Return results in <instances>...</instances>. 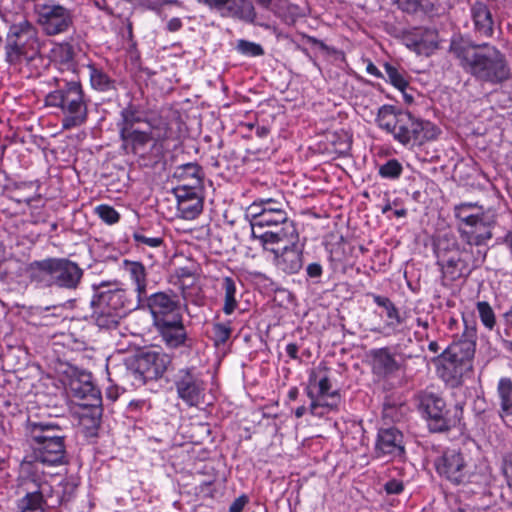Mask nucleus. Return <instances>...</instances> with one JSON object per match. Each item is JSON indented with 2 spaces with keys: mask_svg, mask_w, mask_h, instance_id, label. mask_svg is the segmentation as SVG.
Returning a JSON list of instances; mask_svg holds the SVG:
<instances>
[{
  "mask_svg": "<svg viewBox=\"0 0 512 512\" xmlns=\"http://www.w3.org/2000/svg\"><path fill=\"white\" fill-rule=\"evenodd\" d=\"M461 239L469 246H476L475 254L461 248L454 237H443L437 244V264L448 281L465 278L485 260L488 242L497 222L495 210L485 209L476 202H463L454 207Z\"/></svg>",
  "mask_w": 512,
  "mask_h": 512,
  "instance_id": "f257e3e1",
  "label": "nucleus"
},
{
  "mask_svg": "<svg viewBox=\"0 0 512 512\" xmlns=\"http://www.w3.org/2000/svg\"><path fill=\"white\" fill-rule=\"evenodd\" d=\"M449 52L462 70L480 83L500 85L511 78L505 54L493 45L455 37L450 41Z\"/></svg>",
  "mask_w": 512,
  "mask_h": 512,
  "instance_id": "f03ea898",
  "label": "nucleus"
},
{
  "mask_svg": "<svg viewBox=\"0 0 512 512\" xmlns=\"http://www.w3.org/2000/svg\"><path fill=\"white\" fill-rule=\"evenodd\" d=\"M217 12L221 17L230 18L246 25L270 29L269 23L258 14L252 0H197ZM256 4L280 18L282 22L292 25L300 16L299 7L290 0H255Z\"/></svg>",
  "mask_w": 512,
  "mask_h": 512,
  "instance_id": "7ed1b4c3",
  "label": "nucleus"
},
{
  "mask_svg": "<svg viewBox=\"0 0 512 512\" xmlns=\"http://www.w3.org/2000/svg\"><path fill=\"white\" fill-rule=\"evenodd\" d=\"M54 87L44 99L46 107L57 109L62 130H72L86 124L89 98L77 77H53Z\"/></svg>",
  "mask_w": 512,
  "mask_h": 512,
  "instance_id": "20e7f679",
  "label": "nucleus"
},
{
  "mask_svg": "<svg viewBox=\"0 0 512 512\" xmlns=\"http://www.w3.org/2000/svg\"><path fill=\"white\" fill-rule=\"evenodd\" d=\"M376 123L404 146L422 145L436 140L441 133L434 123L421 120L409 111L396 112L392 105H383L379 108Z\"/></svg>",
  "mask_w": 512,
  "mask_h": 512,
  "instance_id": "39448f33",
  "label": "nucleus"
},
{
  "mask_svg": "<svg viewBox=\"0 0 512 512\" xmlns=\"http://www.w3.org/2000/svg\"><path fill=\"white\" fill-rule=\"evenodd\" d=\"M464 331L460 339L454 340L439 356L437 373L451 386L461 383L463 376L472 370L476 349L477 329L472 317L463 316Z\"/></svg>",
  "mask_w": 512,
  "mask_h": 512,
  "instance_id": "423d86ee",
  "label": "nucleus"
},
{
  "mask_svg": "<svg viewBox=\"0 0 512 512\" xmlns=\"http://www.w3.org/2000/svg\"><path fill=\"white\" fill-rule=\"evenodd\" d=\"M105 286V283L93 286L91 319L99 329L110 331L118 327L127 313L137 309V303L132 291L123 288L102 290Z\"/></svg>",
  "mask_w": 512,
  "mask_h": 512,
  "instance_id": "0eeeda50",
  "label": "nucleus"
},
{
  "mask_svg": "<svg viewBox=\"0 0 512 512\" xmlns=\"http://www.w3.org/2000/svg\"><path fill=\"white\" fill-rule=\"evenodd\" d=\"M116 126L122 142L121 148L136 156H144L150 142L154 141L153 146H155L168 137L167 124L164 125L165 131L163 134L154 135V126L147 118L140 115L138 108L133 104H129L121 110L120 119Z\"/></svg>",
  "mask_w": 512,
  "mask_h": 512,
  "instance_id": "6e6552de",
  "label": "nucleus"
},
{
  "mask_svg": "<svg viewBox=\"0 0 512 512\" xmlns=\"http://www.w3.org/2000/svg\"><path fill=\"white\" fill-rule=\"evenodd\" d=\"M27 274L38 285L74 290L80 284L83 270L67 258H46L31 262Z\"/></svg>",
  "mask_w": 512,
  "mask_h": 512,
  "instance_id": "1a4fd4ad",
  "label": "nucleus"
},
{
  "mask_svg": "<svg viewBox=\"0 0 512 512\" xmlns=\"http://www.w3.org/2000/svg\"><path fill=\"white\" fill-rule=\"evenodd\" d=\"M5 61L12 66L30 62L40 52L36 28L28 20L10 26L5 40Z\"/></svg>",
  "mask_w": 512,
  "mask_h": 512,
  "instance_id": "9d476101",
  "label": "nucleus"
},
{
  "mask_svg": "<svg viewBox=\"0 0 512 512\" xmlns=\"http://www.w3.org/2000/svg\"><path fill=\"white\" fill-rule=\"evenodd\" d=\"M18 482L19 493L25 494L18 502L19 512H45L44 494L49 485L37 474L35 466L21 464Z\"/></svg>",
  "mask_w": 512,
  "mask_h": 512,
  "instance_id": "9b49d317",
  "label": "nucleus"
},
{
  "mask_svg": "<svg viewBox=\"0 0 512 512\" xmlns=\"http://www.w3.org/2000/svg\"><path fill=\"white\" fill-rule=\"evenodd\" d=\"M171 364V357L160 350L141 353L136 359V366L129 372L133 384L140 386L147 381L161 378Z\"/></svg>",
  "mask_w": 512,
  "mask_h": 512,
  "instance_id": "f8f14e48",
  "label": "nucleus"
},
{
  "mask_svg": "<svg viewBox=\"0 0 512 512\" xmlns=\"http://www.w3.org/2000/svg\"><path fill=\"white\" fill-rule=\"evenodd\" d=\"M143 303L151 314L153 325L183 317L180 297L171 289L146 295Z\"/></svg>",
  "mask_w": 512,
  "mask_h": 512,
  "instance_id": "ddd939ff",
  "label": "nucleus"
},
{
  "mask_svg": "<svg viewBox=\"0 0 512 512\" xmlns=\"http://www.w3.org/2000/svg\"><path fill=\"white\" fill-rule=\"evenodd\" d=\"M173 382L180 399L189 406H198L203 402L206 385L202 374L195 367L179 369Z\"/></svg>",
  "mask_w": 512,
  "mask_h": 512,
  "instance_id": "4468645a",
  "label": "nucleus"
},
{
  "mask_svg": "<svg viewBox=\"0 0 512 512\" xmlns=\"http://www.w3.org/2000/svg\"><path fill=\"white\" fill-rule=\"evenodd\" d=\"M35 12L38 24L49 36L66 32L72 24V16L69 10L61 5H38Z\"/></svg>",
  "mask_w": 512,
  "mask_h": 512,
  "instance_id": "2eb2a0df",
  "label": "nucleus"
},
{
  "mask_svg": "<svg viewBox=\"0 0 512 512\" xmlns=\"http://www.w3.org/2000/svg\"><path fill=\"white\" fill-rule=\"evenodd\" d=\"M437 473L453 484L463 483L468 476L467 461L460 449L448 448L434 460Z\"/></svg>",
  "mask_w": 512,
  "mask_h": 512,
  "instance_id": "dca6fc26",
  "label": "nucleus"
},
{
  "mask_svg": "<svg viewBox=\"0 0 512 512\" xmlns=\"http://www.w3.org/2000/svg\"><path fill=\"white\" fill-rule=\"evenodd\" d=\"M39 447L34 450L32 461H23L22 464L35 466V471L40 475L39 466H56L64 463L65 445L63 436H53L47 440L36 441Z\"/></svg>",
  "mask_w": 512,
  "mask_h": 512,
  "instance_id": "f3484780",
  "label": "nucleus"
},
{
  "mask_svg": "<svg viewBox=\"0 0 512 512\" xmlns=\"http://www.w3.org/2000/svg\"><path fill=\"white\" fill-rule=\"evenodd\" d=\"M371 372L379 380L387 381L404 370V363L390 347L371 349L369 352Z\"/></svg>",
  "mask_w": 512,
  "mask_h": 512,
  "instance_id": "a211bd4d",
  "label": "nucleus"
},
{
  "mask_svg": "<svg viewBox=\"0 0 512 512\" xmlns=\"http://www.w3.org/2000/svg\"><path fill=\"white\" fill-rule=\"evenodd\" d=\"M404 45L418 55L430 56L438 48V33L429 27H414L403 31Z\"/></svg>",
  "mask_w": 512,
  "mask_h": 512,
  "instance_id": "6ab92c4d",
  "label": "nucleus"
},
{
  "mask_svg": "<svg viewBox=\"0 0 512 512\" xmlns=\"http://www.w3.org/2000/svg\"><path fill=\"white\" fill-rule=\"evenodd\" d=\"M251 237L258 240L265 250H269L275 254L278 250L271 247L274 244L289 243L293 244L298 241V232L294 223H286L279 225L275 229L262 231V229L251 230Z\"/></svg>",
  "mask_w": 512,
  "mask_h": 512,
  "instance_id": "aec40b11",
  "label": "nucleus"
},
{
  "mask_svg": "<svg viewBox=\"0 0 512 512\" xmlns=\"http://www.w3.org/2000/svg\"><path fill=\"white\" fill-rule=\"evenodd\" d=\"M153 326L167 348L178 349L182 347H190L188 344V334L183 323V317L165 321Z\"/></svg>",
  "mask_w": 512,
  "mask_h": 512,
  "instance_id": "412c9836",
  "label": "nucleus"
},
{
  "mask_svg": "<svg viewBox=\"0 0 512 512\" xmlns=\"http://www.w3.org/2000/svg\"><path fill=\"white\" fill-rule=\"evenodd\" d=\"M317 396L312 400L311 407L316 410L321 408L322 411L316 412L319 415L338 412L341 403V396L337 390H332L330 379L324 375L316 381Z\"/></svg>",
  "mask_w": 512,
  "mask_h": 512,
  "instance_id": "4be33fe9",
  "label": "nucleus"
},
{
  "mask_svg": "<svg viewBox=\"0 0 512 512\" xmlns=\"http://www.w3.org/2000/svg\"><path fill=\"white\" fill-rule=\"evenodd\" d=\"M367 296L371 297L377 306L385 310L387 317V320L382 327L373 329L372 331L381 333L384 336H391L399 333V326L404 322V319L401 317L399 309L390 300V298L375 293H368Z\"/></svg>",
  "mask_w": 512,
  "mask_h": 512,
  "instance_id": "5701e85b",
  "label": "nucleus"
},
{
  "mask_svg": "<svg viewBox=\"0 0 512 512\" xmlns=\"http://www.w3.org/2000/svg\"><path fill=\"white\" fill-rule=\"evenodd\" d=\"M177 199V212L185 220H193L199 216L203 209V200L193 189L187 186L175 189Z\"/></svg>",
  "mask_w": 512,
  "mask_h": 512,
  "instance_id": "b1692460",
  "label": "nucleus"
},
{
  "mask_svg": "<svg viewBox=\"0 0 512 512\" xmlns=\"http://www.w3.org/2000/svg\"><path fill=\"white\" fill-rule=\"evenodd\" d=\"M263 214L260 217L262 229L265 227L277 228L279 225L293 223L289 221L283 201L275 198H260Z\"/></svg>",
  "mask_w": 512,
  "mask_h": 512,
  "instance_id": "393cba45",
  "label": "nucleus"
},
{
  "mask_svg": "<svg viewBox=\"0 0 512 512\" xmlns=\"http://www.w3.org/2000/svg\"><path fill=\"white\" fill-rule=\"evenodd\" d=\"M403 435L396 428L380 429L376 442V454L380 456H401L404 453Z\"/></svg>",
  "mask_w": 512,
  "mask_h": 512,
  "instance_id": "a878e982",
  "label": "nucleus"
},
{
  "mask_svg": "<svg viewBox=\"0 0 512 512\" xmlns=\"http://www.w3.org/2000/svg\"><path fill=\"white\" fill-rule=\"evenodd\" d=\"M274 264L286 274L298 273L303 267V253L297 242L290 244V246H285L281 251L275 252Z\"/></svg>",
  "mask_w": 512,
  "mask_h": 512,
  "instance_id": "bb28decb",
  "label": "nucleus"
},
{
  "mask_svg": "<svg viewBox=\"0 0 512 512\" xmlns=\"http://www.w3.org/2000/svg\"><path fill=\"white\" fill-rule=\"evenodd\" d=\"M122 269L128 275L129 280L135 286L136 297L134 301L137 308L143 304V300L147 294V271L145 266L139 261L123 260Z\"/></svg>",
  "mask_w": 512,
  "mask_h": 512,
  "instance_id": "cd10ccee",
  "label": "nucleus"
},
{
  "mask_svg": "<svg viewBox=\"0 0 512 512\" xmlns=\"http://www.w3.org/2000/svg\"><path fill=\"white\" fill-rule=\"evenodd\" d=\"M219 295L223 301L222 312L226 316L235 313L240 306L241 293L238 291L239 280L231 276H224L219 280Z\"/></svg>",
  "mask_w": 512,
  "mask_h": 512,
  "instance_id": "c85d7f7f",
  "label": "nucleus"
},
{
  "mask_svg": "<svg viewBox=\"0 0 512 512\" xmlns=\"http://www.w3.org/2000/svg\"><path fill=\"white\" fill-rule=\"evenodd\" d=\"M70 389L79 407L97 408L101 403L100 391L90 381L72 380Z\"/></svg>",
  "mask_w": 512,
  "mask_h": 512,
  "instance_id": "c756f323",
  "label": "nucleus"
},
{
  "mask_svg": "<svg viewBox=\"0 0 512 512\" xmlns=\"http://www.w3.org/2000/svg\"><path fill=\"white\" fill-rule=\"evenodd\" d=\"M415 403L420 414L425 416H443L449 413L442 396L431 391H422L415 397Z\"/></svg>",
  "mask_w": 512,
  "mask_h": 512,
  "instance_id": "7c9ffc66",
  "label": "nucleus"
},
{
  "mask_svg": "<svg viewBox=\"0 0 512 512\" xmlns=\"http://www.w3.org/2000/svg\"><path fill=\"white\" fill-rule=\"evenodd\" d=\"M474 30L483 37H491L494 32V20L489 7L483 2H475L470 9Z\"/></svg>",
  "mask_w": 512,
  "mask_h": 512,
  "instance_id": "2f4dec72",
  "label": "nucleus"
},
{
  "mask_svg": "<svg viewBox=\"0 0 512 512\" xmlns=\"http://www.w3.org/2000/svg\"><path fill=\"white\" fill-rule=\"evenodd\" d=\"M91 87L100 92L115 89V81L112 80L101 68L94 64L87 66Z\"/></svg>",
  "mask_w": 512,
  "mask_h": 512,
  "instance_id": "473e14b6",
  "label": "nucleus"
},
{
  "mask_svg": "<svg viewBox=\"0 0 512 512\" xmlns=\"http://www.w3.org/2000/svg\"><path fill=\"white\" fill-rule=\"evenodd\" d=\"M51 53L54 61L66 66L67 70L75 71L74 50L71 44L66 42L56 44Z\"/></svg>",
  "mask_w": 512,
  "mask_h": 512,
  "instance_id": "72a5a7b5",
  "label": "nucleus"
},
{
  "mask_svg": "<svg viewBox=\"0 0 512 512\" xmlns=\"http://www.w3.org/2000/svg\"><path fill=\"white\" fill-rule=\"evenodd\" d=\"M211 332V340L215 347L218 348L225 345L233 332L232 321H214L212 323Z\"/></svg>",
  "mask_w": 512,
  "mask_h": 512,
  "instance_id": "f704fd0d",
  "label": "nucleus"
},
{
  "mask_svg": "<svg viewBox=\"0 0 512 512\" xmlns=\"http://www.w3.org/2000/svg\"><path fill=\"white\" fill-rule=\"evenodd\" d=\"M497 392L502 411L512 416V380L508 377L500 378L497 385Z\"/></svg>",
  "mask_w": 512,
  "mask_h": 512,
  "instance_id": "c9c22d12",
  "label": "nucleus"
},
{
  "mask_svg": "<svg viewBox=\"0 0 512 512\" xmlns=\"http://www.w3.org/2000/svg\"><path fill=\"white\" fill-rule=\"evenodd\" d=\"M27 429L33 439L36 441H43L53 436H46V432H55L60 430V426L52 422H32L27 421Z\"/></svg>",
  "mask_w": 512,
  "mask_h": 512,
  "instance_id": "e433bc0d",
  "label": "nucleus"
},
{
  "mask_svg": "<svg viewBox=\"0 0 512 512\" xmlns=\"http://www.w3.org/2000/svg\"><path fill=\"white\" fill-rule=\"evenodd\" d=\"M176 173L181 179H190L194 186H199L202 182L203 170L196 162H189L179 166Z\"/></svg>",
  "mask_w": 512,
  "mask_h": 512,
  "instance_id": "4c0bfd02",
  "label": "nucleus"
},
{
  "mask_svg": "<svg viewBox=\"0 0 512 512\" xmlns=\"http://www.w3.org/2000/svg\"><path fill=\"white\" fill-rule=\"evenodd\" d=\"M476 309L482 325L492 331L496 326V316L491 305L486 301H478Z\"/></svg>",
  "mask_w": 512,
  "mask_h": 512,
  "instance_id": "58836bf2",
  "label": "nucleus"
},
{
  "mask_svg": "<svg viewBox=\"0 0 512 512\" xmlns=\"http://www.w3.org/2000/svg\"><path fill=\"white\" fill-rule=\"evenodd\" d=\"M384 70L387 76L386 81L398 90L404 92L408 86V81L406 80L404 73L388 62L384 64Z\"/></svg>",
  "mask_w": 512,
  "mask_h": 512,
  "instance_id": "ea45409f",
  "label": "nucleus"
},
{
  "mask_svg": "<svg viewBox=\"0 0 512 512\" xmlns=\"http://www.w3.org/2000/svg\"><path fill=\"white\" fill-rule=\"evenodd\" d=\"M235 50L245 57H260L265 54V50L261 44L245 39H239L237 41Z\"/></svg>",
  "mask_w": 512,
  "mask_h": 512,
  "instance_id": "a19ab883",
  "label": "nucleus"
},
{
  "mask_svg": "<svg viewBox=\"0 0 512 512\" xmlns=\"http://www.w3.org/2000/svg\"><path fill=\"white\" fill-rule=\"evenodd\" d=\"M403 172V166L397 159H389L378 169V174L384 179H398Z\"/></svg>",
  "mask_w": 512,
  "mask_h": 512,
  "instance_id": "79ce46f5",
  "label": "nucleus"
},
{
  "mask_svg": "<svg viewBox=\"0 0 512 512\" xmlns=\"http://www.w3.org/2000/svg\"><path fill=\"white\" fill-rule=\"evenodd\" d=\"M78 487V482L73 477L66 478L59 484V498L60 503L69 502L75 495Z\"/></svg>",
  "mask_w": 512,
  "mask_h": 512,
  "instance_id": "37998d69",
  "label": "nucleus"
},
{
  "mask_svg": "<svg viewBox=\"0 0 512 512\" xmlns=\"http://www.w3.org/2000/svg\"><path fill=\"white\" fill-rule=\"evenodd\" d=\"M427 427L430 432L443 433L456 423V418H426Z\"/></svg>",
  "mask_w": 512,
  "mask_h": 512,
  "instance_id": "c03bdc74",
  "label": "nucleus"
},
{
  "mask_svg": "<svg viewBox=\"0 0 512 512\" xmlns=\"http://www.w3.org/2000/svg\"><path fill=\"white\" fill-rule=\"evenodd\" d=\"M95 213L108 225H113L120 219V214L112 206L107 204L98 205L95 208Z\"/></svg>",
  "mask_w": 512,
  "mask_h": 512,
  "instance_id": "a18cd8bd",
  "label": "nucleus"
},
{
  "mask_svg": "<svg viewBox=\"0 0 512 512\" xmlns=\"http://www.w3.org/2000/svg\"><path fill=\"white\" fill-rule=\"evenodd\" d=\"M101 418H80L79 426L82 434L86 438H94L98 436Z\"/></svg>",
  "mask_w": 512,
  "mask_h": 512,
  "instance_id": "49530a36",
  "label": "nucleus"
},
{
  "mask_svg": "<svg viewBox=\"0 0 512 512\" xmlns=\"http://www.w3.org/2000/svg\"><path fill=\"white\" fill-rule=\"evenodd\" d=\"M247 213L251 217V230L256 231V229H262L260 217L262 216L263 211L262 205L260 204V198L249 205Z\"/></svg>",
  "mask_w": 512,
  "mask_h": 512,
  "instance_id": "de8ad7c7",
  "label": "nucleus"
},
{
  "mask_svg": "<svg viewBox=\"0 0 512 512\" xmlns=\"http://www.w3.org/2000/svg\"><path fill=\"white\" fill-rule=\"evenodd\" d=\"M406 413L405 411V405L401 402H396L392 398H386L383 402V416H393L395 415H404Z\"/></svg>",
  "mask_w": 512,
  "mask_h": 512,
  "instance_id": "09e8293b",
  "label": "nucleus"
},
{
  "mask_svg": "<svg viewBox=\"0 0 512 512\" xmlns=\"http://www.w3.org/2000/svg\"><path fill=\"white\" fill-rule=\"evenodd\" d=\"M132 237L137 246L145 245L148 247L157 248L163 244L162 237H147L141 232L137 231L132 234Z\"/></svg>",
  "mask_w": 512,
  "mask_h": 512,
  "instance_id": "8fccbe9b",
  "label": "nucleus"
},
{
  "mask_svg": "<svg viewBox=\"0 0 512 512\" xmlns=\"http://www.w3.org/2000/svg\"><path fill=\"white\" fill-rule=\"evenodd\" d=\"M399 10L407 14H415L422 9L421 0H394Z\"/></svg>",
  "mask_w": 512,
  "mask_h": 512,
  "instance_id": "3c124183",
  "label": "nucleus"
},
{
  "mask_svg": "<svg viewBox=\"0 0 512 512\" xmlns=\"http://www.w3.org/2000/svg\"><path fill=\"white\" fill-rule=\"evenodd\" d=\"M335 151L341 155H346L351 149V141L346 134L338 136V141H332Z\"/></svg>",
  "mask_w": 512,
  "mask_h": 512,
  "instance_id": "603ef678",
  "label": "nucleus"
},
{
  "mask_svg": "<svg viewBox=\"0 0 512 512\" xmlns=\"http://www.w3.org/2000/svg\"><path fill=\"white\" fill-rule=\"evenodd\" d=\"M502 470L508 486L512 488V452L504 456Z\"/></svg>",
  "mask_w": 512,
  "mask_h": 512,
  "instance_id": "864d4df0",
  "label": "nucleus"
},
{
  "mask_svg": "<svg viewBox=\"0 0 512 512\" xmlns=\"http://www.w3.org/2000/svg\"><path fill=\"white\" fill-rule=\"evenodd\" d=\"M306 273L309 278H312V279L320 278L323 274L322 265L318 262L310 263L306 267Z\"/></svg>",
  "mask_w": 512,
  "mask_h": 512,
  "instance_id": "5fc2aeb1",
  "label": "nucleus"
},
{
  "mask_svg": "<svg viewBox=\"0 0 512 512\" xmlns=\"http://www.w3.org/2000/svg\"><path fill=\"white\" fill-rule=\"evenodd\" d=\"M384 488L388 494H399L403 490V483L399 480L392 479L385 484Z\"/></svg>",
  "mask_w": 512,
  "mask_h": 512,
  "instance_id": "6e6d98bb",
  "label": "nucleus"
},
{
  "mask_svg": "<svg viewBox=\"0 0 512 512\" xmlns=\"http://www.w3.org/2000/svg\"><path fill=\"white\" fill-rule=\"evenodd\" d=\"M247 503V496L241 495L232 502V504L229 507V512H242Z\"/></svg>",
  "mask_w": 512,
  "mask_h": 512,
  "instance_id": "4d7b16f0",
  "label": "nucleus"
},
{
  "mask_svg": "<svg viewBox=\"0 0 512 512\" xmlns=\"http://www.w3.org/2000/svg\"><path fill=\"white\" fill-rule=\"evenodd\" d=\"M504 333L507 337H512V309L503 314Z\"/></svg>",
  "mask_w": 512,
  "mask_h": 512,
  "instance_id": "13d9d810",
  "label": "nucleus"
},
{
  "mask_svg": "<svg viewBox=\"0 0 512 512\" xmlns=\"http://www.w3.org/2000/svg\"><path fill=\"white\" fill-rule=\"evenodd\" d=\"M148 407V404L144 400L139 401H131L129 403L128 409L130 413L144 412L143 408Z\"/></svg>",
  "mask_w": 512,
  "mask_h": 512,
  "instance_id": "bf43d9fd",
  "label": "nucleus"
},
{
  "mask_svg": "<svg viewBox=\"0 0 512 512\" xmlns=\"http://www.w3.org/2000/svg\"><path fill=\"white\" fill-rule=\"evenodd\" d=\"M182 21L178 17H173L167 22V30L170 32H177L182 28Z\"/></svg>",
  "mask_w": 512,
  "mask_h": 512,
  "instance_id": "052dcab7",
  "label": "nucleus"
},
{
  "mask_svg": "<svg viewBox=\"0 0 512 512\" xmlns=\"http://www.w3.org/2000/svg\"><path fill=\"white\" fill-rule=\"evenodd\" d=\"M299 347L296 343H289L286 345L285 351L291 359H299L298 356Z\"/></svg>",
  "mask_w": 512,
  "mask_h": 512,
  "instance_id": "680f3d73",
  "label": "nucleus"
},
{
  "mask_svg": "<svg viewBox=\"0 0 512 512\" xmlns=\"http://www.w3.org/2000/svg\"><path fill=\"white\" fill-rule=\"evenodd\" d=\"M6 260V250L2 241H0V279L3 280L6 276V272L3 270V264Z\"/></svg>",
  "mask_w": 512,
  "mask_h": 512,
  "instance_id": "e2e57ef3",
  "label": "nucleus"
},
{
  "mask_svg": "<svg viewBox=\"0 0 512 512\" xmlns=\"http://www.w3.org/2000/svg\"><path fill=\"white\" fill-rule=\"evenodd\" d=\"M366 71L368 74L372 76H375L377 78H383L382 72L372 62L368 63Z\"/></svg>",
  "mask_w": 512,
  "mask_h": 512,
  "instance_id": "0e129e2a",
  "label": "nucleus"
},
{
  "mask_svg": "<svg viewBox=\"0 0 512 512\" xmlns=\"http://www.w3.org/2000/svg\"><path fill=\"white\" fill-rule=\"evenodd\" d=\"M210 486H211V482H204L200 485L199 487V491L201 494H203L204 496H210L212 497V493L210 492Z\"/></svg>",
  "mask_w": 512,
  "mask_h": 512,
  "instance_id": "69168bd1",
  "label": "nucleus"
},
{
  "mask_svg": "<svg viewBox=\"0 0 512 512\" xmlns=\"http://www.w3.org/2000/svg\"><path fill=\"white\" fill-rule=\"evenodd\" d=\"M269 133H270V130L266 126H258L255 131V134L259 138H264V137L268 136Z\"/></svg>",
  "mask_w": 512,
  "mask_h": 512,
  "instance_id": "338daca9",
  "label": "nucleus"
},
{
  "mask_svg": "<svg viewBox=\"0 0 512 512\" xmlns=\"http://www.w3.org/2000/svg\"><path fill=\"white\" fill-rule=\"evenodd\" d=\"M504 243L507 244L512 252V232H508L504 237Z\"/></svg>",
  "mask_w": 512,
  "mask_h": 512,
  "instance_id": "774afa93",
  "label": "nucleus"
}]
</instances>
